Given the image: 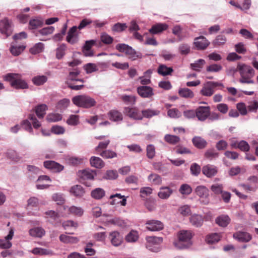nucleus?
Segmentation results:
<instances>
[{"label":"nucleus","instance_id":"18","mask_svg":"<svg viewBox=\"0 0 258 258\" xmlns=\"http://www.w3.org/2000/svg\"><path fill=\"white\" fill-rule=\"evenodd\" d=\"M96 174V172L94 171L89 169L80 170L78 172V176L83 180L93 179Z\"/></svg>","mask_w":258,"mask_h":258},{"label":"nucleus","instance_id":"34","mask_svg":"<svg viewBox=\"0 0 258 258\" xmlns=\"http://www.w3.org/2000/svg\"><path fill=\"white\" fill-rule=\"evenodd\" d=\"M80 71L78 69H75L74 71H71L69 73L68 75V81H76L80 82L82 84L84 82V81L82 79H78L77 77L80 74Z\"/></svg>","mask_w":258,"mask_h":258},{"label":"nucleus","instance_id":"5","mask_svg":"<svg viewBox=\"0 0 258 258\" xmlns=\"http://www.w3.org/2000/svg\"><path fill=\"white\" fill-rule=\"evenodd\" d=\"M72 101L76 105L83 108H90L95 105L96 101L91 97L82 95L74 97Z\"/></svg>","mask_w":258,"mask_h":258},{"label":"nucleus","instance_id":"1","mask_svg":"<svg viewBox=\"0 0 258 258\" xmlns=\"http://www.w3.org/2000/svg\"><path fill=\"white\" fill-rule=\"evenodd\" d=\"M192 233L190 230H181L178 233V240L174 242V245L178 249H186L192 244Z\"/></svg>","mask_w":258,"mask_h":258},{"label":"nucleus","instance_id":"15","mask_svg":"<svg viewBox=\"0 0 258 258\" xmlns=\"http://www.w3.org/2000/svg\"><path fill=\"white\" fill-rule=\"evenodd\" d=\"M210 42L203 36L197 37L194 40V45L198 50H204L209 45Z\"/></svg>","mask_w":258,"mask_h":258},{"label":"nucleus","instance_id":"27","mask_svg":"<svg viewBox=\"0 0 258 258\" xmlns=\"http://www.w3.org/2000/svg\"><path fill=\"white\" fill-rule=\"evenodd\" d=\"M64 209L67 210L70 214L78 217L82 216L84 213L83 209L80 207L72 206L70 207H69L66 206L64 207Z\"/></svg>","mask_w":258,"mask_h":258},{"label":"nucleus","instance_id":"19","mask_svg":"<svg viewBox=\"0 0 258 258\" xmlns=\"http://www.w3.org/2000/svg\"><path fill=\"white\" fill-rule=\"evenodd\" d=\"M233 237L240 242H248L251 239V236L247 232L238 231L233 234Z\"/></svg>","mask_w":258,"mask_h":258},{"label":"nucleus","instance_id":"37","mask_svg":"<svg viewBox=\"0 0 258 258\" xmlns=\"http://www.w3.org/2000/svg\"><path fill=\"white\" fill-rule=\"evenodd\" d=\"M31 236L36 237H41L45 234V230L41 227H35L29 230Z\"/></svg>","mask_w":258,"mask_h":258},{"label":"nucleus","instance_id":"9","mask_svg":"<svg viewBox=\"0 0 258 258\" xmlns=\"http://www.w3.org/2000/svg\"><path fill=\"white\" fill-rule=\"evenodd\" d=\"M124 113L133 119L142 120L143 119L142 111H141L137 107H125Z\"/></svg>","mask_w":258,"mask_h":258},{"label":"nucleus","instance_id":"28","mask_svg":"<svg viewBox=\"0 0 258 258\" xmlns=\"http://www.w3.org/2000/svg\"><path fill=\"white\" fill-rule=\"evenodd\" d=\"M139 235L137 231L132 230L125 237V240L129 243H135L139 239Z\"/></svg>","mask_w":258,"mask_h":258},{"label":"nucleus","instance_id":"26","mask_svg":"<svg viewBox=\"0 0 258 258\" xmlns=\"http://www.w3.org/2000/svg\"><path fill=\"white\" fill-rule=\"evenodd\" d=\"M157 72L162 76H166L171 75L173 72V70L172 67H168L165 64H161L159 66Z\"/></svg>","mask_w":258,"mask_h":258},{"label":"nucleus","instance_id":"12","mask_svg":"<svg viewBox=\"0 0 258 258\" xmlns=\"http://www.w3.org/2000/svg\"><path fill=\"white\" fill-rule=\"evenodd\" d=\"M45 168L52 171L53 172H59L61 171L64 167L60 164L52 160L45 161L43 162Z\"/></svg>","mask_w":258,"mask_h":258},{"label":"nucleus","instance_id":"59","mask_svg":"<svg viewBox=\"0 0 258 258\" xmlns=\"http://www.w3.org/2000/svg\"><path fill=\"white\" fill-rule=\"evenodd\" d=\"M226 41V37L222 35H218L214 40L213 44L215 46H220L225 44Z\"/></svg>","mask_w":258,"mask_h":258},{"label":"nucleus","instance_id":"43","mask_svg":"<svg viewBox=\"0 0 258 258\" xmlns=\"http://www.w3.org/2000/svg\"><path fill=\"white\" fill-rule=\"evenodd\" d=\"M149 181L154 185H160L162 183L161 177L155 173L151 174L148 177Z\"/></svg>","mask_w":258,"mask_h":258},{"label":"nucleus","instance_id":"56","mask_svg":"<svg viewBox=\"0 0 258 258\" xmlns=\"http://www.w3.org/2000/svg\"><path fill=\"white\" fill-rule=\"evenodd\" d=\"M61 119V115L56 113H50L46 117V119L49 122H56L60 120Z\"/></svg>","mask_w":258,"mask_h":258},{"label":"nucleus","instance_id":"60","mask_svg":"<svg viewBox=\"0 0 258 258\" xmlns=\"http://www.w3.org/2000/svg\"><path fill=\"white\" fill-rule=\"evenodd\" d=\"M127 27L125 23H117L112 27V30L114 32H121L125 30Z\"/></svg>","mask_w":258,"mask_h":258},{"label":"nucleus","instance_id":"64","mask_svg":"<svg viewBox=\"0 0 258 258\" xmlns=\"http://www.w3.org/2000/svg\"><path fill=\"white\" fill-rule=\"evenodd\" d=\"M54 31V28L53 26H48L41 29L38 33L43 36H46L52 34Z\"/></svg>","mask_w":258,"mask_h":258},{"label":"nucleus","instance_id":"21","mask_svg":"<svg viewBox=\"0 0 258 258\" xmlns=\"http://www.w3.org/2000/svg\"><path fill=\"white\" fill-rule=\"evenodd\" d=\"M70 193L74 196L78 198L82 197L85 193V189L80 185H75L73 186L70 189Z\"/></svg>","mask_w":258,"mask_h":258},{"label":"nucleus","instance_id":"8","mask_svg":"<svg viewBox=\"0 0 258 258\" xmlns=\"http://www.w3.org/2000/svg\"><path fill=\"white\" fill-rule=\"evenodd\" d=\"M66 41L71 44H75L79 41V33L77 31V27L74 26L71 28L67 33Z\"/></svg>","mask_w":258,"mask_h":258},{"label":"nucleus","instance_id":"51","mask_svg":"<svg viewBox=\"0 0 258 258\" xmlns=\"http://www.w3.org/2000/svg\"><path fill=\"white\" fill-rule=\"evenodd\" d=\"M43 49L44 44L41 42H38L30 48V52L32 54H36L41 52Z\"/></svg>","mask_w":258,"mask_h":258},{"label":"nucleus","instance_id":"13","mask_svg":"<svg viewBox=\"0 0 258 258\" xmlns=\"http://www.w3.org/2000/svg\"><path fill=\"white\" fill-rule=\"evenodd\" d=\"M108 238L111 243L114 246H119L123 241L122 236L117 231L110 232Z\"/></svg>","mask_w":258,"mask_h":258},{"label":"nucleus","instance_id":"45","mask_svg":"<svg viewBox=\"0 0 258 258\" xmlns=\"http://www.w3.org/2000/svg\"><path fill=\"white\" fill-rule=\"evenodd\" d=\"M220 239V234L217 233H214L207 235L206 238V241L209 244H213L218 242Z\"/></svg>","mask_w":258,"mask_h":258},{"label":"nucleus","instance_id":"6","mask_svg":"<svg viewBox=\"0 0 258 258\" xmlns=\"http://www.w3.org/2000/svg\"><path fill=\"white\" fill-rule=\"evenodd\" d=\"M146 247L151 251L157 252L161 249L160 245L163 241L161 237L149 236L146 238Z\"/></svg>","mask_w":258,"mask_h":258},{"label":"nucleus","instance_id":"41","mask_svg":"<svg viewBox=\"0 0 258 258\" xmlns=\"http://www.w3.org/2000/svg\"><path fill=\"white\" fill-rule=\"evenodd\" d=\"M178 93L181 97L185 98H192L194 97L193 92L187 88L180 89L178 91Z\"/></svg>","mask_w":258,"mask_h":258},{"label":"nucleus","instance_id":"38","mask_svg":"<svg viewBox=\"0 0 258 258\" xmlns=\"http://www.w3.org/2000/svg\"><path fill=\"white\" fill-rule=\"evenodd\" d=\"M206 63V61L203 59H199L195 61L194 63H190V68L194 71L200 72L203 66Z\"/></svg>","mask_w":258,"mask_h":258},{"label":"nucleus","instance_id":"30","mask_svg":"<svg viewBox=\"0 0 258 258\" xmlns=\"http://www.w3.org/2000/svg\"><path fill=\"white\" fill-rule=\"evenodd\" d=\"M160 111L158 109L148 108L142 110L143 118H150L153 116L158 115Z\"/></svg>","mask_w":258,"mask_h":258},{"label":"nucleus","instance_id":"29","mask_svg":"<svg viewBox=\"0 0 258 258\" xmlns=\"http://www.w3.org/2000/svg\"><path fill=\"white\" fill-rule=\"evenodd\" d=\"M190 221L192 225L199 227L202 225L204 219L201 215L194 214L191 216Z\"/></svg>","mask_w":258,"mask_h":258},{"label":"nucleus","instance_id":"57","mask_svg":"<svg viewBox=\"0 0 258 258\" xmlns=\"http://www.w3.org/2000/svg\"><path fill=\"white\" fill-rule=\"evenodd\" d=\"M121 99L125 103L127 104L133 105L136 102V97L134 95H124L121 96Z\"/></svg>","mask_w":258,"mask_h":258},{"label":"nucleus","instance_id":"16","mask_svg":"<svg viewBox=\"0 0 258 258\" xmlns=\"http://www.w3.org/2000/svg\"><path fill=\"white\" fill-rule=\"evenodd\" d=\"M218 172V168L211 164H207L202 168V173L206 177L211 178L217 174Z\"/></svg>","mask_w":258,"mask_h":258},{"label":"nucleus","instance_id":"25","mask_svg":"<svg viewBox=\"0 0 258 258\" xmlns=\"http://www.w3.org/2000/svg\"><path fill=\"white\" fill-rule=\"evenodd\" d=\"M59 238L61 242L67 244L77 243L79 241V239L77 237L69 236L66 234H61Z\"/></svg>","mask_w":258,"mask_h":258},{"label":"nucleus","instance_id":"54","mask_svg":"<svg viewBox=\"0 0 258 258\" xmlns=\"http://www.w3.org/2000/svg\"><path fill=\"white\" fill-rule=\"evenodd\" d=\"M99 154L103 158L106 159L113 158L117 156L116 153L110 150L103 151L99 153Z\"/></svg>","mask_w":258,"mask_h":258},{"label":"nucleus","instance_id":"47","mask_svg":"<svg viewBox=\"0 0 258 258\" xmlns=\"http://www.w3.org/2000/svg\"><path fill=\"white\" fill-rule=\"evenodd\" d=\"M106 223L107 224H112L120 227L124 226L125 224L123 220L118 217L109 219L107 220Z\"/></svg>","mask_w":258,"mask_h":258},{"label":"nucleus","instance_id":"61","mask_svg":"<svg viewBox=\"0 0 258 258\" xmlns=\"http://www.w3.org/2000/svg\"><path fill=\"white\" fill-rule=\"evenodd\" d=\"M222 67L220 64L213 63L208 66L206 68L208 72L217 73L221 71Z\"/></svg>","mask_w":258,"mask_h":258},{"label":"nucleus","instance_id":"24","mask_svg":"<svg viewBox=\"0 0 258 258\" xmlns=\"http://www.w3.org/2000/svg\"><path fill=\"white\" fill-rule=\"evenodd\" d=\"M168 27V26L165 23H157L151 27L149 32L153 34H156L166 30Z\"/></svg>","mask_w":258,"mask_h":258},{"label":"nucleus","instance_id":"22","mask_svg":"<svg viewBox=\"0 0 258 258\" xmlns=\"http://www.w3.org/2000/svg\"><path fill=\"white\" fill-rule=\"evenodd\" d=\"M215 92L214 88L213 86L210 84V81L207 82L201 89L200 93L204 96H211Z\"/></svg>","mask_w":258,"mask_h":258},{"label":"nucleus","instance_id":"49","mask_svg":"<svg viewBox=\"0 0 258 258\" xmlns=\"http://www.w3.org/2000/svg\"><path fill=\"white\" fill-rule=\"evenodd\" d=\"M47 81V77L44 75L37 76L34 77L32 81L33 83L37 86H40L44 84Z\"/></svg>","mask_w":258,"mask_h":258},{"label":"nucleus","instance_id":"10","mask_svg":"<svg viewBox=\"0 0 258 258\" xmlns=\"http://www.w3.org/2000/svg\"><path fill=\"white\" fill-rule=\"evenodd\" d=\"M196 117L200 121H204L210 115L209 106H199L196 109Z\"/></svg>","mask_w":258,"mask_h":258},{"label":"nucleus","instance_id":"11","mask_svg":"<svg viewBox=\"0 0 258 258\" xmlns=\"http://www.w3.org/2000/svg\"><path fill=\"white\" fill-rule=\"evenodd\" d=\"M138 94L143 98H149L154 95L153 89L148 86H141L137 88Z\"/></svg>","mask_w":258,"mask_h":258},{"label":"nucleus","instance_id":"50","mask_svg":"<svg viewBox=\"0 0 258 258\" xmlns=\"http://www.w3.org/2000/svg\"><path fill=\"white\" fill-rule=\"evenodd\" d=\"M70 100L67 98H64L59 101L57 104L56 108L61 111L65 110L70 105Z\"/></svg>","mask_w":258,"mask_h":258},{"label":"nucleus","instance_id":"33","mask_svg":"<svg viewBox=\"0 0 258 258\" xmlns=\"http://www.w3.org/2000/svg\"><path fill=\"white\" fill-rule=\"evenodd\" d=\"M195 192L201 198H206L209 196V190L204 185L198 186L195 189Z\"/></svg>","mask_w":258,"mask_h":258},{"label":"nucleus","instance_id":"55","mask_svg":"<svg viewBox=\"0 0 258 258\" xmlns=\"http://www.w3.org/2000/svg\"><path fill=\"white\" fill-rule=\"evenodd\" d=\"M179 191L182 195H188L191 193L192 188L189 185L183 184L180 186Z\"/></svg>","mask_w":258,"mask_h":258},{"label":"nucleus","instance_id":"31","mask_svg":"<svg viewBox=\"0 0 258 258\" xmlns=\"http://www.w3.org/2000/svg\"><path fill=\"white\" fill-rule=\"evenodd\" d=\"M90 163L91 166L96 168H102L104 166V163L103 160L98 157H91L90 159Z\"/></svg>","mask_w":258,"mask_h":258},{"label":"nucleus","instance_id":"42","mask_svg":"<svg viewBox=\"0 0 258 258\" xmlns=\"http://www.w3.org/2000/svg\"><path fill=\"white\" fill-rule=\"evenodd\" d=\"M218 156L219 153L214 149H208L205 153V157L210 161L217 158Z\"/></svg>","mask_w":258,"mask_h":258},{"label":"nucleus","instance_id":"36","mask_svg":"<svg viewBox=\"0 0 258 258\" xmlns=\"http://www.w3.org/2000/svg\"><path fill=\"white\" fill-rule=\"evenodd\" d=\"M230 220L228 216L222 215L216 219V222L221 227H226L229 224Z\"/></svg>","mask_w":258,"mask_h":258},{"label":"nucleus","instance_id":"52","mask_svg":"<svg viewBox=\"0 0 258 258\" xmlns=\"http://www.w3.org/2000/svg\"><path fill=\"white\" fill-rule=\"evenodd\" d=\"M67 49L66 45L61 44L56 50V57L57 59H61L65 55V51Z\"/></svg>","mask_w":258,"mask_h":258},{"label":"nucleus","instance_id":"53","mask_svg":"<svg viewBox=\"0 0 258 258\" xmlns=\"http://www.w3.org/2000/svg\"><path fill=\"white\" fill-rule=\"evenodd\" d=\"M25 46L23 45L12 46L10 51L13 55H19L24 50Z\"/></svg>","mask_w":258,"mask_h":258},{"label":"nucleus","instance_id":"3","mask_svg":"<svg viewBox=\"0 0 258 258\" xmlns=\"http://www.w3.org/2000/svg\"><path fill=\"white\" fill-rule=\"evenodd\" d=\"M21 76L19 74L9 73L6 75L4 79L5 81L11 82V85L16 89H26L28 85L23 80L21 79Z\"/></svg>","mask_w":258,"mask_h":258},{"label":"nucleus","instance_id":"23","mask_svg":"<svg viewBox=\"0 0 258 258\" xmlns=\"http://www.w3.org/2000/svg\"><path fill=\"white\" fill-rule=\"evenodd\" d=\"M108 117L110 120L114 122H120L123 119L121 112L117 110H111L108 112Z\"/></svg>","mask_w":258,"mask_h":258},{"label":"nucleus","instance_id":"63","mask_svg":"<svg viewBox=\"0 0 258 258\" xmlns=\"http://www.w3.org/2000/svg\"><path fill=\"white\" fill-rule=\"evenodd\" d=\"M223 186L222 184L216 183L211 185V190L216 195L221 194L223 191Z\"/></svg>","mask_w":258,"mask_h":258},{"label":"nucleus","instance_id":"46","mask_svg":"<svg viewBox=\"0 0 258 258\" xmlns=\"http://www.w3.org/2000/svg\"><path fill=\"white\" fill-rule=\"evenodd\" d=\"M43 24V21L41 18H35L29 21V26L31 29H35L41 27Z\"/></svg>","mask_w":258,"mask_h":258},{"label":"nucleus","instance_id":"40","mask_svg":"<svg viewBox=\"0 0 258 258\" xmlns=\"http://www.w3.org/2000/svg\"><path fill=\"white\" fill-rule=\"evenodd\" d=\"M47 106L45 104H40L38 105L35 109V112L37 117L39 118H43L46 113V110Z\"/></svg>","mask_w":258,"mask_h":258},{"label":"nucleus","instance_id":"48","mask_svg":"<svg viewBox=\"0 0 258 258\" xmlns=\"http://www.w3.org/2000/svg\"><path fill=\"white\" fill-rule=\"evenodd\" d=\"M165 141L172 145H175L180 141V138L176 136L167 134L164 137Z\"/></svg>","mask_w":258,"mask_h":258},{"label":"nucleus","instance_id":"20","mask_svg":"<svg viewBox=\"0 0 258 258\" xmlns=\"http://www.w3.org/2000/svg\"><path fill=\"white\" fill-rule=\"evenodd\" d=\"M173 191V190L168 186H162L160 187L158 196L161 199H167L172 195Z\"/></svg>","mask_w":258,"mask_h":258},{"label":"nucleus","instance_id":"58","mask_svg":"<svg viewBox=\"0 0 258 258\" xmlns=\"http://www.w3.org/2000/svg\"><path fill=\"white\" fill-rule=\"evenodd\" d=\"M179 51L182 55H187L190 51V47L187 43H182L178 47Z\"/></svg>","mask_w":258,"mask_h":258},{"label":"nucleus","instance_id":"7","mask_svg":"<svg viewBox=\"0 0 258 258\" xmlns=\"http://www.w3.org/2000/svg\"><path fill=\"white\" fill-rule=\"evenodd\" d=\"M13 32L12 22L7 18L0 21V32L6 37L10 36Z\"/></svg>","mask_w":258,"mask_h":258},{"label":"nucleus","instance_id":"14","mask_svg":"<svg viewBox=\"0 0 258 258\" xmlns=\"http://www.w3.org/2000/svg\"><path fill=\"white\" fill-rule=\"evenodd\" d=\"M146 228L151 231H158L163 228V223L158 220H150L146 222Z\"/></svg>","mask_w":258,"mask_h":258},{"label":"nucleus","instance_id":"2","mask_svg":"<svg viewBox=\"0 0 258 258\" xmlns=\"http://www.w3.org/2000/svg\"><path fill=\"white\" fill-rule=\"evenodd\" d=\"M237 69L240 75L239 82L242 84H254V82L251 78L254 75V70L249 66L239 63Z\"/></svg>","mask_w":258,"mask_h":258},{"label":"nucleus","instance_id":"44","mask_svg":"<svg viewBox=\"0 0 258 258\" xmlns=\"http://www.w3.org/2000/svg\"><path fill=\"white\" fill-rule=\"evenodd\" d=\"M52 199L57 205H62L65 202L64 195L60 192H56L53 194Z\"/></svg>","mask_w":258,"mask_h":258},{"label":"nucleus","instance_id":"62","mask_svg":"<svg viewBox=\"0 0 258 258\" xmlns=\"http://www.w3.org/2000/svg\"><path fill=\"white\" fill-rule=\"evenodd\" d=\"M110 142V141L109 139H105L104 141L99 142L98 145L95 148V151L98 153H100L101 150L107 148Z\"/></svg>","mask_w":258,"mask_h":258},{"label":"nucleus","instance_id":"35","mask_svg":"<svg viewBox=\"0 0 258 258\" xmlns=\"http://www.w3.org/2000/svg\"><path fill=\"white\" fill-rule=\"evenodd\" d=\"M105 195V190L101 188H96L91 192V197L96 200H100L102 199Z\"/></svg>","mask_w":258,"mask_h":258},{"label":"nucleus","instance_id":"32","mask_svg":"<svg viewBox=\"0 0 258 258\" xmlns=\"http://www.w3.org/2000/svg\"><path fill=\"white\" fill-rule=\"evenodd\" d=\"M192 141L194 145L199 149H203L207 145L206 141L200 137H195Z\"/></svg>","mask_w":258,"mask_h":258},{"label":"nucleus","instance_id":"39","mask_svg":"<svg viewBox=\"0 0 258 258\" xmlns=\"http://www.w3.org/2000/svg\"><path fill=\"white\" fill-rule=\"evenodd\" d=\"M31 252L36 255H52L53 251L50 249L35 247L31 250Z\"/></svg>","mask_w":258,"mask_h":258},{"label":"nucleus","instance_id":"17","mask_svg":"<svg viewBox=\"0 0 258 258\" xmlns=\"http://www.w3.org/2000/svg\"><path fill=\"white\" fill-rule=\"evenodd\" d=\"M14 230L11 229L9 234L5 237V239H0V247L1 248L7 249L10 248L12 245V243L10 241L14 236Z\"/></svg>","mask_w":258,"mask_h":258},{"label":"nucleus","instance_id":"4","mask_svg":"<svg viewBox=\"0 0 258 258\" xmlns=\"http://www.w3.org/2000/svg\"><path fill=\"white\" fill-rule=\"evenodd\" d=\"M115 48L120 52L124 53L128 58L132 60H135L142 57L140 52L136 51L131 46L124 43L118 44Z\"/></svg>","mask_w":258,"mask_h":258}]
</instances>
